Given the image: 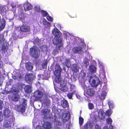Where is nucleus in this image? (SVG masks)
<instances>
[{"instance_id": "nucleus-32", "label": "nucleus", "mask_w": 129, "mask_h": 129, "mask_svg": "<svg viewBox=\"0 0 129 129\" xmlns=\"http://www.w3.org/2000/svg\"><path fill=\"white\" fill-rule=\"evenodd\" d=\"M41 15L43 17H45L48 14V13L44 10H41Z\"/></svg>"}, {"instance_id": "nucleus-13", "label": "nucleus", "mask_w": 129, "mask_h": 129, "mask_svg": "<svg viewBox=\"0 0 129 129\" xmlns=\"http://www.w3.org/2000/svg\"><path fill=\"white\" fill-rule=\"evenodd\" d=\"M20 98V96L18 94L13 93L11 96V99L13 101L17 102L19 100Z\"/></svg>"}, {"instance_id": "nucleus-43", "label": "nucleus", "mask_w": 129, "mask_h": 129, "mask_svg": "<svg viewBox=\"0 0 129 129\" xmlns=\"http://www.w3.org/2000/svg\"><path fill=\"white\" fill-rule=\"evenodd\" d=\"M92 83L94 86L96 87L97 86V85H95L96 82L95 80V79H94L92 80Z\"/></svg>"}, {"instance_id": "nucleus-38", "label": "nucleus", "mask_w": 129, "mask_h": 129, "mask_svg": "<svg viewBox=\"0 0 129 129\" xmlns=\"http://www.w3.org/2000/svg\"><path fill=\"white\" fill-rule=\"evenodd\" d=\"M86 76L85 74L83 72L81 74V79H84Z\"/></svg>"}, {"instance_id": "nucleus-35", "label": "nucleus", "mask_w": 129, "mask_h": 129, "mask_svg": "<svg viewBox=\"0 0 129 129\" xmlns=\"http://www.w3.org/2000/svg\"><path fill=\"white\" fill-rule=\"evenodd\" d=\"M23 102H22V104H21L22 105L25 106L27 105V101L24 98L22 99Z\"/></svg>"}, {"instance_id": "nucleus-29", "label": "nucleus", "mask_w": 129, "mask_h": 129, "mask_svg": "<svg viewBox=\"0 0 129 129\" xmlns=\"http://www.w3.org/2000/svg\"><path fill=\"white\" fill-rule=\"evenodd\" d=\"M106 95L104 92H103L101 94V95L100 96L99 98L100 99L103 101L104 100L105 98Z\"/></svg>"}, {"instance_id": "nucleus-12", "label": "nucleus", "mask_w": 129, "mask_h": 129, "mask_svg": "<svg viewBox=\"0 0 129 129\" xmlns=\"http://www.w3.org/2000/svg\"><path fill=\"white\" fill-rule=\"evenodd\" d=\"M70 118V114L69 113H64L62 115V121L64 123H65L68 121Z\"/></svg>"}, {"instance_id": "nucleus-14", "label": "nucleus", "mask_w": 129, "mask_h": 129, "mask_svg": "<svg viewBox=\"0 0 129 129\" xmlns=\"http://www.w3.org/2000/svg\"><path fill=\"white\" fill-rule=\"evenodd\" d=\"M95 93V91L92 88H88L87 89L86 93L89 96H92L94 95Z\"/></svg>"}, {"instance_id": "nucleus-57", "label": "nucleus", "mask_w": 129, "mask_h": 129, "mask_svg": "<svg viewBox=\"0 0 129 129\" xmlns=\"http://www.w3.org/2000/svg\"><path fill=\"white\" fill-rule=\"evenodd\" d=\"M86 64V66H87L89 64V62H86V63H85Z\"/></svg>"}, {"instance_id": "nucleus-20", "label": "nucleus", "mask_w": 129, "mask_h": 129, "mask_svg": "<svg viewBox=\"0 0 129 129\" xmlns=\"http://www.w3.org/2000/svg\"><path fill=\"white\" fill-rule=\"evenodd\" d=\"M24 90L26 93H30L31 91V87L29 85H27L25 87Z\"/></svg>"}, {"instance_id": "nucleus-58", "label": "nucleus", "mask_w": 129, "mask_h": 129, "mask_svg": "<svg viewBox=\"0 0 129 129\" xmlns=\"http://www.w3.org/2000/svg\"><path fill=\"white\" fill-rule=\"evenodd\" d=\"M1 54H0V60H1Z\"/></svg>"}, {"instance_id": "nucleus-50", "label": "nucleus", "mask_w": 129, "mask_h": 129, "mask_svg": "<svg viewBox=\"0 0 129 129\" xmlns=\"http://www.w3.org/2000/svg\"><path fill=\"white\" fill-rule=\"evenodd\" d=\"M109 129H113V126L110 125L109 127Z\"/></svg>"}, {"instance_id": "nucleus-11", "label": "nucleus", "mask_w": 129, "mask_h": 129, "mask_svg": "<svg viewBox=\"0 0 129 129\" xmlns=\"http://www.w3.org/2000/svg\"><path fill=\"white\" fill-rule=\"evenodd\" d=\"M33 5L30 3L27 2L25 3L23 6V8L25 11H29L33 8Z\"/></svg>"}, {"instance_id": "nucleus-2", "label": "nucleus", "mask_w": 129, "mask_h": 129, "mask_svg": "<svg viewBox=\"0 0 129 129\" xmlns=\"http://www.w3.org/2000/svg\"><path fill=\"white\" fill-rule=\"evenodd\" d=\"M29 52L31 56L36 59L38 58L40 55V50L38 47L35 46L30 48Z\"/></svg>"}, {"instance_id": "nucleus-22", "label": "nucleus", "mask_w": 129, "mask_h": 129, "mask_svg": "<svg viewBox=\"0 0 129 129\" xmlns=\"http://www.w3.org/2000/svg\"><path fill=\"white\" fill-rule=\"evenodd\" d=\"M96 68L93 65H90L89 67L90 71L92 73L95 72L96 71Z\"/></svg>"}, {"instance_id": "nucleus-7", "label": "nucleus", "mask_w": 129, "mask_h": 129, "mask_svg": "<svg viewBox=\"0 0 129 129\" xmlns=\"http://www.w3.org/2000/svg\"><path fill=\"white\" fill-rule=\"evenodd\" d=\"M3 114L5 117L6 118H9L12 117L10 115L11 111L8 108H6L4 110Z\"/></svg>"}, {"instance_id": "nucleus-53", "label": "nucleus", "mask_w": 129, "mask_h": 129, "mask_svg": "<svg viewBox=\"0 0 129 129\" xmlns=\"http://www.w3.org/2000/svg\"><path fill=\"white\" fill-rule=\"evenodd\" d=\"M70 16L72 17H77V16L76 15H74V16H71V15H70Z\"/></svg>"}, {"instance_id": "nucleus-23", "label": "nucleus", "mask_w": 129, "mask_h": 129, "mask_svg": "<svg viewBox=\"0 0 129 129\" xmlns=\"http://www.w3.org/2000/svg\"><path fill=\"white\" fill-rule=\"evenodd\" d=\"M34 10L35 12H41V7L39 6H36L34 8Z\"/></svg>"}, {"instance_id": "nucleus-48", "label": "nucleus", "mask_w": 129, "mask_h": 129, "mask_svg": "<svg viewBox=\"0 0 129 129\" xmlns=\"http://www.w3.org/2000/svg\"><path fill=\"white\" fill-rule=\"evenodd\" d=\"M18 78L21 79L22 78V76L20 74L18 75Z\"/></svg>"}, {"instance_id": "nucleus-45", "label": "nucleus", "mask_w": 129, "mask_h": 129, "mask_svg": "<svg viewBox=\"0 0 129 129\" xmlns=\"http://www.w3.org/2000/svg\"><path fill=\"white\" fill-rule=\"evenodd\" d=\"M6 47L5 45H3L2 47V49L3 51H4L6 50Z\"/></svg>"}, {"instance_id": "nucleus-18", "label": "nucleus", "mask_w": 129, "mask_h": 129, "mask_svg": "<svg viewBox=\"0 0 129 129\" xmlns=\"http://www.w3.org/2000/svg\"><path fill=\"white\" fill-rule=\"evenodd\" d=\"M72 50L74 53H78L82 51V48L80 47H75L73 48Z\"/></svg>"}, {"instance_id": "nucleus-52", "label": "nucleus", "mask_w": 129, "mask_h": 129, "mask_svg": "<svg viewBox=\"0 0 129 129\" xmlns=\"http://www.w3.org/2000/svg\"><path fill=\"white\" fill-rule=\"evenodd\" d=\"M103 129H109V128L107 126H105L104 127Z\"/></svg>"}, {"instance_id": "nucleus-42", "label": "nucleus", "mask_w": 129, "mask_h": 129, "mask_svg": "<svg viewBox=\"0 0 129 129\" xmlns=\"http://www.w3.org/2000/svg\"><path fill=\"white\" fill-rule=\"evenodd\" d=\"M50 102V101L48 99H46L45 100L44 99V104H48Z\"/></svg>"}, {"instance_id": "nucleus-59", "label": "nucleus", "mask_w": 129, "mask_h": 129, "mask_svg": "<svg viewBox=\"0 0 129 129\" xmlns=\"http://www.w3.org/2000/svg\"><path fill=\"white\" fill-rule=\"evenodd\" d=\"M70 89H71V91H72V86H71V87H70Z\"/></svg>"}, {"instance_id": "nucleus-47", "label": "nucleus", "mask_w": 129, "mask_h": 129, "mask_svg": "<svg viewBox=\"0 0 129 129\" xmlns=\"http://www.w3.org/2000/svg\"><path fill=\"white\" fill-rule=\"evenodd\" d=\"M109 107L110 109H113V106L111 104H109Z\"/></svg>"}, {"instance_id": "nucleus-56", "label": "nucleus", "mask_w": 129, "mask_h": 129, "mask_svg": "<svg viewBox=\"0 0 129 129\" xmlns=\"http://www.w3.org/2000/svg\"><path fill=\"white\" fill-rule=\"evenodd\" d=\"M11 6L13 8H14L16 7L15 6H14V5H11Z\"/></svg>"}, {"instance_id": "nucleus-51", "label": "nucleus", "mask_w": 129, "mask_h": 129, "mask_svg": "<svg viewBox=\"0 0 129 129\" xmlns=\"http://www.w3.org/2000/svg\"><path fill=\"white\" fill-rule=\"evenodd\" d=\"M36 129H42L41 126H37Z\"/></svg>"}, {"instance_id": "nucleus-49", "label": "nucleus", "mask_w": 129, "mask_h": 129, "mask_svg": "<svg viewBox=\"0 0 129 129\" xmlns=\"http://www.w3.org/2000/svg\"><path fill=\"white\" fill-rule=\"evenodd\" d=\"M88 124V125L90 127H92V124L91 123H89Z\"/></svg>"}, {"instance_id": "nucleus-54", "label": "nucleus", "mask_w": 129, "mask_h": 129, "mask_svg": "<svg viewBox=\"0 0 129 129\" xmlns=\"http://www.w3.org/2000/svg\"><path fill=\"white\" fill-rule=\"evenodd\" d=\"M105 70H103V74L104 75H105Z\"/></svg>"}, {"instance_id": "nucleus-15", "label": "nucleus", "mask_w": 129, "mask_h": 129, "mask_svg": "<svg viewBox=\"0 0 129 129\" xmlns=\"http://www.w3.org/2000/svg\"><path fill=\"white\" fill-rule=\"evenodd\" d=\"M72 71L75 73H77L79 71V69L77 64H73L71 66Z\"/></svg>"}, {"instance_id": "nucleus-27", "label": "nucleus", "mask_w": 129, "mask_h": 129, "mask_svg": "<svg viewBox=\"0 0 129 129\" xmlns=\"http://www.w3.org/2000/svg\"><path fill=\"white\" fill-rule=\"evenodd\" d=\"M63 108H65L68 107V102L67 101L65 100L63 101L62 103L61 104Z\"/></svg>"}, {"instance_id": "nucleus-41", "label": "nucleus", "mask_w": 129, "mask_h": 129, "mask_svg": "<svg viewBox=\"0 0 129 129\" xmlns=\"http://www.w3.org/2000/svg\"><path fill=\"white\" fill-rule=\"evenodd\" d=\"M95 129H101L100 126L98 124H96L95 126Z\"/></svg>"}, {"instance_id": "nucleus-8", "label": "nucleus", "mask_w": 129, "mask_h": 129, "mask_svg": "<svg viewBox=\"0 0 129 129\" xmlns=\"http://www.w3.org/2000/svg\"><path fill=\"white\" fill-rule=\"evenodd\" d=\"M20 30L22 32H28L30 31V28L28 26L23 25L20 26Z\"/></svg>"}, {"instance_id": "nucleus-9", "label": "nucleus", "mask_w": 129, "mask_h": 129, "mask_svg": "<svg viewBox=\"0 0 129 129\" xmlns=\"http://www.w3.org/2000/svg\"><path fill=\"white\" fill-rule=\"evenodd\" d=\"M16 108L18 111L23 113L25 112V107L24 105H17L16 107Z\"/></svg>"}, {"instance_id": "nucleus-3", "label": "nucleus", "mask_w": 129, "mask_h": 129, "mask_svg": "<svg viewBox=\"0 0 129 129\" xmlns=\"http://www.w3.org/2000/svg\"><path fill=\"white\" fill-rule=\"evenodd\" d=\"M13 120L14 119L12 117L9 118L5 119L3 123L4 127L7 128L11 127Z\"/></svg>"}, {"instance_id": "nucleus-44", "label": "nucleus", "mask_w": 129, "mask_h": 129, "mask_svg": "<svg viewBox=\"0 0 129 129\" xmlns=\"http://www.w3.org/2000/svg\"><path fill=\"white\" fill-rule=\"evenodd\" d=\"M2 112L0 111V122L2 121L3 120V118L2 115Z\"/></svg>"}, {"instance_id": "nucleus-28", "label": "nucleus", "mask_w": 129, "mask_h": 129, "mask_svg": "<svg viewBox=\"0 0 129 129\" xmlns=\"http://www.w3.org/2000/svg\"><path fill=\"white\" fill-rule=\"evenodd\" d=\"M84 119L81 117L80 116L79 118V123L80 125H83L84 122Z\"/></svg>"}, {"instance_id": "nucleus-25", "label": "nucleus", "mask_w": 129, "mask_h": 129, "mask_svg": "<svg viewBox=\"0 0 129 129\" xmlns=\"http://www.w3.org/2000/svg\"><path fill=\"white\" fill-rule=\"evenodd\" d=\"M75 92L76 91H74L72 93H69L67 95V96L68 98L69 99H72V97H73V95Z\"/></svg>"}, {"instance_id": "nucleus-36", "label": "nucleus", "mask_w": 129, "mask_h": 129, "mask_svg": "<svg viewBox=\"0 0 129 129\" xmlns=\"http://www.w3.org/2000/svg\"><path fill=\"white\" fill-rule=\"evenodd\" d=\"M107 121L108 124L111 125L112 121L111 118L109 117L107 119Z\"/></svg>"}, {"instance_id": "nucleus-16", "label": "nucleus", "mask_w": 129, "mask_h": 129, "mask_svg": "<svg viewBox=\"0 0 129 129\" xmlns=\"http://www.w3.org/2000/svg\"><path fill=\"white\" fill-rule=\"evenodd\" d=\"M59 84H60V87H61V90L63 91H66V90L64 89L65 88L66 85L65 83L64 82V81L62 80L60 83Z\"/></svg>"}, {"instance_id": "nucleus-39", "label": "nucleus", "mask_w": 129, "mask_h": 129, "mask_svg": "<svg viewBox=\"0 0 129 129\" xmlns=\"http://www.w3.org/2000/svg\"><path fill=\"white\" fill-rule=\"evenodd\" d=\"M12 91L13 92L17 94H18V93L19 92V89L18 88H16L13 89Z\"/></svg>"}, {"instance_id": "nucleus-1", "label": "nucleus", "mask_w": 129, "mask_h": 129, "mask_svg": "<svg viewBox=\"0 0 129 129\" xmlns=\"http://www.w3.org/2000/svg\"><path fill=\"white\" fill-rule=\"evenodd\" d=\"M52 32L54 36L52 40L53 43L54 45H56V49L59 50L61 49L62 47V45L61 44L62 40L60 38L61 36V34L56 28H54Z\"/></svg>"}, {"instance_id": "nucleus-19", "label": "nucleus", "mask_w": 129, "mask_h": 129, "mask_svg": "<svg viewBox=\"0 0 129 129\" xmlns=\"http://www.w3.org/2000/svg\"><path fill=\"white\" fill-rule=\"evenodd\" d=\"M50 112V110L48 109H44L42 110V112L45 116L47 115Z\"/></svg>"}, {"instance_id": "nucleus-40", "label": "nucleus", "mask_w": 129, "mask_h": 129, "mask_svg": "<svg viewBox=\"0 0 129 129\" xmlns=\"http://www.w3.org/2000/svg\"><path fill=\"white\" fill-rule=\"evenodd\" d=\"M47 19L49 21H53V18L50 16H48L47 17Z\"/></svg>"}, {"instance_id": "nucleus-10", "label": "nucleus", "mask_w": 129, "mask_h": 129, "mask_svg": "<svg viewBox=\"0 0 129 129\" xmlns=\"http://www.w3.org/2000/svg\"><path fill=\"white\" fill-rule=\"evenodd\" d=\"M52 124L49 122H45L43 124V126L44 129H51L52 126Z\"/></svg>"}, {"instance_id": "nucleus-26", "label": "nucleus", "mask_w": 129, "mask_h": 129, "mask_svg": "<svg viewBox=\"0 0 129 129\" xmlns=\"http://www.w3.org/2000/svg\"><path fill=\"white\" fill-rule=\"evenodd\" d=\"M62 80L60 76H56L55 78V82L58 84L60 83Z\"/></svg>"}, {"instance_id": "nucleus-37", "label": "nucleus", "mask_w": 129, "mask_h": 129, "mask_svg": "<svg viewBox=\"0 0 129 129\" xmlns=\"http://www.w3.org/2000/svg\"><path fill=\"white\" fill-rule=\"evenodd\" d=\"M5 9L4 7L2 6H0V13H4Z\"/></svg>"}, {"instance_id": "nucleus-5", "label": "nucleus", "mask_w": 129, "mask_h": 129, "mask_svg": "<svg viewBox=\"0 0 129 129\" xmlns=\"http://www.w3.org/2000/svg\"><path fill=\"white\" fill-rule=\"evenodd\" d=\"M34 76L32 74L28 73L25 77V80L28 83H31L33 80Z\"/></svg>"}, {"instance_id": "nucleus-33", "label": "nucleus", "mask_w": 129, "mask_h": 129, "mask_svg": "<svg viewBox=\"0 0 129 129\" xmlns=\"http://www.w3.org/2000/svg\"><path fill=\"white\" fill-rule=\"evenodd\" d=\"M5 39L4 38V35L2 34H0V45L2 43V41L4 42Z\"/></svg>"}, {"instance_id": "nucleus-17", "label": "nucleus", "mask_w": 129, "mask_h": 129, "mask_svg": "<svg viewBox=\"0 0 129 129\" xmlns=\"http://www.w3.org/2000/svg\"><path fill=\"white\" fill-rule=\"evenodd\" d=\"M25 65L26 69L27 70L30 71L32 70L33 67L31 62H26L25 63Z\"/></svg>"}, {"instance_id": "nucleus-60", "label": "nucleus", "mask_w": 129, "mask_h": 129, "mask_svg": "<svg viewBox=\"0 0 129 129\" xmlns=\"http://www.w3.org/2000/svg\"><path fill=\"white\" fill-rule=\"evenodd\" d=\"M14 79H17L18 78H14Z\"/></svg>"}, {"instance_id": "nucleus-24", "label": "nucleus", "mask_w": 129, "mask_h": 129, "mask_svg": "<svg viewBox=\"0 0 129 129\" xmlns=\"http://www.w3.org/2000/svg\"><path fill=\"white\" fill-rule=\"evenodd\" d=\"M48 64V61L47 59L44 60L42 63V66L43 69H46Z\"/></svg>"}, {"instance_id": "nucleus-6", "label": "nucleus", "mask_w": 129, "mask_h": 129, "mask_svg": "<svg viewBox=\"0 0 129 129\" xmlns=\"http://www.w3.org/2000/svg\"><path fill=\"white\" fill-rule=\"evenodd\" d=\"M44 94L42 91L40 90L35 91L34 93L33 96L37 100H38L42 98Z\"/></svg>"}, {"instance_id": "nucleus-46", "label": "nucleus", "mask_w": 129, "mask_h": 129, "mask_svg": "<svg viewBox=\"0 0 129 129\" xmlns=\"http://www.w3.org/2000/svg\"><path fill=\"white\" fill-rule=\"evenodd\" d=\"M88 124L87 123L84 126V129H88Z\"/></svg>"}, {"instance_id": "nucleus-21", "label": "nucleus", "mask_w": 129, "mask_h": 129, "mask_svg": "<svg viewBox=\"0 0 129 129\" xmlns=\"http://www.w3.org/2000/svg\"><path fill=\"white\" fill-rule=\"evenodd\" d=\"M6 21L4 19H2V22L1 24L0 25V31L2 30L5 27V25Z\"/></svg>"}, {"instance_id": "nucleus-30", "label": "nucleus", "mask_w": 129, "mask_h": 129, "mask_svg": "<svg viewBox=\"0 0 129 129\" xmlns=\"http://www.w3.org/2000/svg\"><path fill=\"white\" fill-rule=\"evenodd\" d=\"M88 107L89 109L92 110L94 108L93 104L91 103H89L88 104Z\"/></svg>"}, {"instance_id": "nucleus-31", "label": "nucleus", "mask_w": 129, "mask_h": 129, "mask_svg": "<svg viewBox=\"0 0 129 129\" xmlns=\"http://www.w3.org/2000/svg\"><path fill=\"white\" fill-rule=\"evenodd\" d=\"M112 112L111 109H108L106 111V114L108 116H110L112 114Z\"/></svg>"}, {"instance_id": "nucleus-34", "label": "nucleus", "mask_w": 129, "mask_h": 129, "mask_svg": "<svg viewBox=\"0 0 129 129\" xmlns=\"http://www.w3.org/2000/svg\"><path fill=\"white\" fill-rule=\"evenodd\" d=\"M69 60L68 58H66L65 60L64 63L66 66L68 67L69 68L70 66V65L69 64Z\"/></svg>"}, {"instance_id": "nucleus-4", "label": "nucleus", "mask_w": 129, "mask_h": 129, "mask_svg": "<svg viewBox=\"0 0 129 129\" xmlns=\"http://www.w3.org/2000/svg\"><path fill=\"white\" fill-rule=\"evenodd\" d=\"M62 69L59 63H57L55 66V70L54 72V74L56 76H60Z\"/></svg>"}, {"instance_id": "nucleus-55", "label": "nucleus", "mask_w": 129, "mask_h": 129, "mask_svg": "<svg viewBox=\"0 0 129 129\" xmlns=\"http://www.w3.org/2000/svg\"><path fill=\"white\" fill-rule=\"evenodd\" d=\"M54 129H61L60 127H56Z\"/></svg>"}]
</instances>
